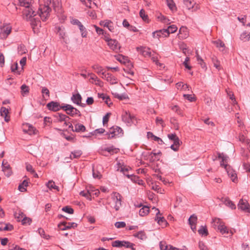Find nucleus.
<instances>
[{
	"label": "nucleus",
	"mask_w": 250,
	"mask_h": 250,
	"mask_svg": "<svg viewBox=\"0 0 250 250\" xmlns=\"http://www.w3.org/2000/svg\"><path fill=\"white\" fill-rule=\"evenodd\" d=\"M92 68L94 70H95L96 72L99 75L101 74L102 71H103L102 67L99 65L98 64H95L93 65Z\"/></svg>",
	"instance_id": "603ef678"
},
{
	"label": "nucleus",
	"mask_w": 250,
	"mask_h": 250,
	"mask_svg": "<svg viewBox=\"0 0 250 250\" xmlns=\"http://www.w3.org/2000/svg\"><path fill=\"white\" fill-rule=\"evenodd\" d=\"M155 122L157 125L160 124L162 128L165 126V124H164V121L162 118L159 117H156Z\"/></svg>",
	"instance_id": "052dcab7"
},
{
	"label": "nucleus",
	"mask_w": 250,
	"mask_h": 250,
	"mask_svg": "<svg viewBox=\"0 0 250 250\" xmlns=\"http://www.w3.org/2000/svg\"><path fill=\"white\" fill-rule=\"evenodd\" d=\"M214 226L217 228L218 230L222 234H228L229 232V229L225 226L224 223L219 218H215L213 220Z\"/></svg>",
	"instance_id": "423d86ee"
},
{
	"label": "nucleus",
	"mask_w": 250,
	"mask_h": 250,
	"mask_svg": "<svg viewBox=\"0 0 250 250\" xmlns=\"http://www.w3.org/2000/svg\"><path fill=\"white\" fill-rule=\"evenodd\" d=\"M101 24H104V26L106 27L108 30L111 32H113L114 30V26L113 25V23L111 21H101L100 22Z\"/></svg>",
	"instance_id": "bb28decb"
},
{
	"label": "nucleus",
	"mask_w": 250,
	"mask_h": 250,
	"mask_svg": "<svg viewBox=\"0 0 250 250\" xmlns=\"http://www.w3.org/2000/svg\"><path fill=\"white\" fill-rule=\"evenodd\" d=\"M125 223L124 222H117L115 224V226L117 228H123L125 227Z\"/></svg>",
	"instance_id": "69168bd1"
},
{
	"label": "nucleus",
	"mask_w": 250,
	"mask_h": 250,
	"mask_svg": "<svg viewBox=\"0 0 250 250\" xmlns=\"http://www.w3.org/2000/svg\"><path fill=\"white\" fill-rule=\"evenodd\" d=\"M133 236L143 240L146 238V233L144 231H140L134 234Z\"/></svg>",
	"instance_id": "c9c22d12"
},
{
	"label": "nucleus",
	"mask_w": 250,
	"mask_h": 250,
	"mask_svg": "<svg viewBox=\"0 0 250 250\" xmlns=\"http://www.w3.org/2000/svg\"><path fill=\"white\" fill-rule=\"evenodd\" d=\"M53 6L55 12L57 13L58 16L59 17V15L62 14V7L60 4L59 0H53Z\"/></svg>",
	"instance_id": "a211bd4d"
},
{
	"label": "nucleus",
	"mask_w": 250,
	"mask_h": 250,
	"mask_svg": "<svg viewBox=\"0 0 250 250\" xmlns=\"http://www.w3.org/2000/svg\"><path fill=\"white\" fill-rule=\"evenodd\" d=\"M116 60L119 61L121 63H125L128 61V58L121 54H118L115 56Z\"/></svg>",
	"instance_id": "72a5a7b5"
},
{
	"label": "nucleus",
	"mask_w": 250,
	"mask_h": 250,
	"mask_svg": "<svg viewBox=\"0 0 250 250\" xmlns=\"http://www.w3.org/2000/svg\"><path fill=\"white\" fill-rule=\"evenodd\" d=\"M0 115L1 116L4 117V120L6 122H8L10 121V117L8 116L9 113V110L7 108L5 107H1L0 108Z\"/></svg>",
	"instance_id": "5701e85b"
},
{
	"label": "nucleus",
	"mask_w": 250,
	"mask_h": 250,
	"mask_svg": "<svg viewBox=\"0 0 250 250\" xmlns=\"http://www.w3.org/2000/svg\"><path fill=\"white\" fill-rule=\"evenodd\" d=\"M79 28L81 32V35L82 37L84 38L86 37L87 32L85 29V28L83 26L82 24L79 25Z\"/></svg>",
	"instance_id": "de8ad7c7"
},
{
	"label": "nucleus",
	"mask_w": 250,
	"mask_h": 250,
	"mask_svg": "<svg viewBox=\"0 0 250 250\" xmlns=\"http://www.w3.org/2000/svg\"><path fill=\"white\" fill-rule=\"evenodd\" d=\"M217 154L218 158L222 159L221 161L220 162L221 166L224 167L226 169L228 175L231 178V180L233 182H236L237 181L236 174L234 172V171L229 169V166H228L227 164L229 157L226 155H225L223 153L218 152Z\"/></svg>",
	"instance_id": "f03ea898"
},
{
	"label": "nucleus",
	"mask_w": 250,
	"mask_h": 250,
	"mask_svg": "<svg viewBox=\"0 0 250 250\" xmlns=\"http://www.w3.org/2000/svg\"><path fill=\"white\" fill-rule=\"evenodd\" d=\"M13 229V226L10 224H6L3 228H0V230L10 231Z\"/></svg>",
	"instance_id": "0e129e2a"
},
{
	"label": "nucleus",
	"mask_w": 250,
	"mask_h": 250,
	"mask_svg": "<svg viewBox=\"0 0 250 250\" xmlns=\"http://www.w3.org/2000/svg\"><path fill=\"white\" fill-rule=\"evenodd\" d=\"M166 29H163L153 32L152 33L153 37L154 38L159 39L160 37H168L167 34Z\"/></svg>",
	"instance_id": "f3484780"
},
{
	"label": "nucleus",
	"mask_w": 250,
	"mask_h": 250,
	"mask_svg": "<svg viewBox=\"0 0 250 250\" xmlns=\"http://www.w3.org/2000/svg\"><path fill=\"white\" fill-rule=\"evenodd\" d=\"M105 75V79L111 84H116L117 83V78L113 76L111 74L107 73V75Z\"/></svg>",
	"instance_id": "b1692460"
},
{
	"label": "nucleus",
	"mask_w": 250,
	"mask_h": 250,
	"mask_svg": "<svg viewBox=\"0 0 250 250\" xmlns=\"http://www.w3.org/2000/svg\"><path fill=\"white\" fill-rule=\"evenodd\" d=\"M24 216V214L21 211H19V213H16L15 214V217L17 218V221L19 222H20Z\"/></svg>",
	"instance_id": "bf43d9fd"
},
{
	"label": "nucleus",
	"mask_w": 250,
	"mask_h": 250,
	"mask_svg": "<svg viewBox=\"0 0 250 250\" xmlns=\"http://www.w3.org/2000/svg\"><path fill=\"white\" fill-rule=\"evenodd\" d=\"M160 212L159 210L157 212L155 220L157 221L158 224L161 226L163 228L165 227L168 224L167 221L164 217L159 216Z\"/></svg>",
	"instance_id": "ddd939ff"
},
{
	"label": "nucleus",
	"mask_w": 250,
	"mask_h": 250,
	"mask_svg": "<svg viewBox=\"0 0 250 250\" xmlns=\"http://www.w3.org/2000/svg\"><path fill=\"white\" fill-rule=\"evenodd\" d=\"M222 201L226 205L230 207L231 209H235L236 208L235 204L229 198H225Z\"/></svg>",
	"instance_id": "c756f323"
},
{
	"label": "nucleus",
	"mask_w": 250,
	"mask_h": 250,
	"mask_svg": "<svg viewBox=\"0 0 250 250\" xmlns=\"http://www.w3.org/2000/svg\"><path fill=\"white\" fill-rule=\"evenodd\" d=\"M77 226V224L75 223H67V225L64 226V228L63 229H68L71 228H75Z\"/></svg>",
	"instance_id": "5fc2aeb1"
},
{
	"label": "nucleus",
	"mask_w": 250,
	"mask_h": 250,
	"mask_svg": "<svg viewBox=\"0 0 250 250\" xmlns=\"http://www.w3.org/2000/svg\"><path fill=\"white\" fill-rule=\"evenodd\" d=\"M2 170L6 176L9 177L11 175L12 171L9 164L7 162L4 163L3 161L2 163Z\"/></svg>",
	"instance_id": "2eb2a0df"
},
{
	"label": "nucleus",
	"mask_w": 250,
	"mask_h": 250,
	"mask_svg": "<svg viewBox=\"0 0 250 250\" xmlns=\"http://www.w3.org/2000/svg\"><path fill=\"white\" fill-rule=\"evenodd\" d=\"M56 118L57 120L60 122L66 121V120L70 119V118L66 115L59 113H57Z\"/></svg>",
	"instance_id": "cd10ccee"
},
{
	"label": "nucleus",
	"mask_w": 250,
	"mask_h": 250,
	"mask_svg": "<svg viewBox=\"0 0 250 250\" xmlns=\"http://www.w3.org/2000/svg\"><path fill=\"white\" fill-rule=\"evenodd\" d=\"M26 126L28 127V129L26 130L25 129H23L24 132L27 133L28 134H29L30 135H32V134H35L36 133H35L36 129L34 128V127L32 125L27 124L26 125Z\"/></svg>",
	"instance_id": "473e14b6"
},
{
	"label": "nucleus",
	"mask_w": 250,
	"mask_h": 250,
	"mask_svg": "<svg viewBox=\"0 0 250 250\" xmlns=\"http://www.w3.org/2000/svg\"><path fill=\"white\" fill-rule=\"evenodd\" d=\"M167 137L169 140L173 142V144L170 146L171 149L174 151H177L179 150L181 144H182V142L180 141L175 133L168 134Z\"/></svg>",
	"instance_id": "39448f33"
},
{
	"label": "nucleus",
	"mask_w": 250,
	"mask_h": 250,
	"mask_svg": "<svg viewBox=\"0 0 250 250\" xmlns=\"http://www.w3.org/2000/svg\"><path fill=\"white\" fill-rule=\"evenodd\" d=\"M185 7L192 12L197 11L200 9L199 4L197 3L194 0H182Z\"/></svg>",
	"instance_id": "20e7f679"
},
{
	"label": "nucleus",
	"mask_w": 250,
	"mask_h": 250,
	"mask_svg": "<svg viewBox=\"0 0 250 250\" xmlns=\"http://www.w3.org/2000/svg\"><path fill=\"white\" fill-rule=\"evenodd\" d=\"M88 75L91 76L89 80L90 83H94L95 84L100 86H102L103 85V83L95 74L93 73H89Z\"/></svg>",
	"instance_id": "6ab92c4d"
},
{
	"label": "nucleus",
	"mask_w": 250,
	"mask_h": 250,
	"mask_svg": "<svg viewBox=\"0 0 250 250\" xmlns=\"http://www.w3.org/2000/svg\"><path fill=\"white\" fill-rule=\"evenodd\" d=\"M167 3L168 7L171 10H176V5L173 0H167Z\"/></svg>",
	"instance_id": "4c0bfd02"
},
{
	"label": "nucleus",
	"mask_w": 250,
	"mask_h": 250,
	"mask_svg": "<svg viewBox=\"0 0 250 250\" xmlns=\"http://www.w3.org/2000/svg\"><path fill=\"white\" fill-rule=\"evenodd\" d=\"M111 115V113H107L104 117H103V125H105L107 123L108 121V120H109V116L110 115Z\"/></svg>",
	"instance_id": "338daca9"
},
{
	"label": "nucleus",
	"mask_w": 250,
	"mask_h": 250,
	"mask_svg": "<svg viewBox=\"0 0 250 250\" xmlns=\"http://www.w3.org/2000/svg\"><path fill=\"white\" fill-rule=\"evenodd\" d=\"M87 7L89 8H93V5L96 6L94 2H92V0H81Z\"/></svg>",
	"instance_id": "c03bdc74"
},
{
	"label": "nucleus",
	"mask_w": 250,
	"mask_h": 250,
	"mask_svg": "<svg viewBox=\"0 0 250 250\" xmlns=\"http://www.w3.org/2000/svg\"><path fill=\"white\" fill-rule=\"evenodd\" d=\"M122 116L123 121L129 124L132 122V120L134 118L133 116H132L126 111L124 112Z\"/></svg>",
	"instance_id": "412c9836"
},
{
	"label": "nucleus",
	"mask_w": 250,
	"mask_h": 250,
	"mask_svg": "<svg viewBox=\"0 0 250 250\" xmlns=\"http://www.w3.org/2000/svg\"><path fill=\"white\" fill-rule=\"evenodd\" d=\"M21 94L23 96H25L29 94V87L26 85V84H22L21 86Z\"/></svg>",
	"instance_id": "7c9ffc66"
},
{
	"label": "nucleus",
	"mask_w": 250,
	"mask_h": 250,
	"mask_svg": "<svg viewBox=\"0 0 250 250\" xmlns=\"http://www.w3.org/2000/svg\"><path fill=\"white\" fill-rule=\"evenodd\" d=\"M124 241L116 240L112 242V246L113 247H122Z\"/></svg>",
	"instance_id": "864d4df0"
},
{
	"label": "nucleus",
	"mask_w": 250,
	"mask_h": 250,
	"mask_svg": "<svg viewBox=\"0 0 250 250\" xmlns=\"http://www.w3.org/2000/svg\"><path fill=\"white\" fill-rule=\"evenodd\" d=\"M22 225L30 224L31 222V219L30 218L27 217L25 215L21 220Z\"/></svg>",
	"instance_id": "6e6d98bb"
},
{
	"label": "nucleus",
	"mask_w": 250,
	"mask_h": 250,
	"mask_svg": "<svg viewBox=\"0 0 250 250\" xmlns=\"http://www.w3.org/2000/svg\"><path fill=\"white\" fill-rule=\"evenodd\" d=\"M80 194L83 197H86L87 199H91L90 198V193H89L88 190L87 191H82L80 192Z\"/></svg>",
	"instance_id": "13d9d810"
},
{
	"label": "nucleus",
	"mask_w": 250,
	"mask_h": 250,
	"mask_svg": "<svg viewBox=\"0 0 250 250\" xmlns=\"http://www.w3.org/2000/svg\"><path fill=\"white\" fill-rule=\"evenodd\" d=\"M32 0H19V4L23 6L24 9L23 10V14L26 19L30 18L35 13V11L30 8Z\"/></svg>",
	"instance_id": "7ed1b4c3"
},
{
	"label": "nucleus",
	"mask_w": 250,
	"mask_h": 250,
	"mask_svg": "<svg viewBox=\"0 0 250 250\" xmlns=\"http://www.w3.org/2000/svg\"><path fill=\"white\" fill-rule=\"evenodd\" d=\"M240 39L244 42L249 41L250 39V33L246 32H243L240 36Z\"/></svg>",
	"instance_id": "37998d69"
},
{
	"label": "nucleus",
	"mask_w": 250,
	"mask_h": 250,
	"mask_svg": "<svg viewBox=\"0 0 250 250\" xmlns=\"http://www.w3.org/2000/svg\"><path fill=\"white\" fill-rule=\"evenodd\" d=\"M48 109L53 111H59L60 109H62L63 105H60L59 103L52 101L48 103L46 105Z\"/></svg>",
	"instance_id": "f8f14e48"
},
{
	"label": "nucleus",
	"mask_w": 250,
	"mask_h": 250,
	"mask_svg": "<svg viewBox=\"0 0 250 250\" xmlns=\"http://www.w3.org/2000/svg\"><path fill=\"white\" fill-rule=\"evenodd\" d=\"M36 15L35 13L32 15V16L30 18H28L26 19L27 20H29L31 21V25L33 28V30L34 32H35V29L36 27L38 26H41V21L39 19H37L36 18H33Z\"/></svg>",
	"instance_id": "4468645a"
},
{
	"label": "nucleus",
	"mask_w": 250,
	"mask_h": 250,
	"mask_svg": "<svg viewBox=\"0 0 250 250\" xmlns=\"http://www.w3.org/2000/svg\"><path fill=\"white\" fill-rule=\"evenodd\" d=\"M213 43L216 45L217 47H225L224 43L221 40H217L213 42Z\"/></svg>",
	"instance_id": "e2e57ef3"
},
{
	"label": "nucleus",
	"mask_w": 250,
	"mask_h": 250,
	"mask_svg": "<svg viewBox=\"0 0 250 250\" xmlns=\"http://www.w3.org/2000/svg\"><path fill=\"white\" fill-rule=\"evenodd\" d=\"M46 186L50 189H55L59 191V188L56 186L54 182L53 181H49L47 184Z\"/></svg>",
	"instance_id": "ea45409f"
},
{
	"label": "nucleus",
	"mask_w": 250,
	"mask_h": 250,
	"mask_svg": "<svg viewBox=\"0 0 250 250\" xmlns=\"http://www.w3.org/2000/svg\"><path fill=\"white\" fill-rule=\"evenodd\" d=\"M86 130V128L85 126L81 124H77L75 125V132H84Z\"/></svg>",
	"instance_id": "2f4dec72"
},
{
	"label": "nucleus",
	"mask_w": 250,
	"mask_h": 250,
	"mask_svg": "<svg viewBox=\"0 0 250 250\" xmlns=\"http://www.w3.org/2000/svg\"><path fill=\"white\" fill-rule=\"evenodd\" d=\"M197 218L196 216L192 215L188 219L189 224L191 226V228L192 229V226H195L197 221Z\"/></svg>",
	"instance_id": "58836bf2"
},
{
	"label": "nucleus",
	"mask_w": 250,
	"mask_h": 250,
	"mask_svg": "<svg viewBox=\"0 0 250 250\" xmlns=\"http://www.w3.org/2000/svg\"><path fill=\"white\" fill-rule=\"evenodd\" d=\"M57 30L60 38L62 39L64 42L67 43L66 33L65 32L64 28L62 27H58L57 28Z\"/></svg>",
	"instance_id": "4be33fe9"
},
{
	"label": "nucleus",
	"mask_w": 250,
	"mask_h": 250,
	"mask_svg": "<svg viewBox=\"0 0 250 250\" xmlns=\"http://www.w3.org/2000/svg\"><path fill=\"white\" fill-rule=\"evenodd\" d=\"M108 45L111 49L117 52L120 48V46L117 41L112 39L107 43Z\"/></svg>",
	"instance_id": "dca6fc26"
},
{
	"label": "nucleus",
	"mask_w": 250,
	"mask_h": 250,
	"mask_svg": "<svg viewBox=\"0 0 250 250\" xmlns=\"http://www.w3.org/2000/svg\"><path fill=\"white\" fill-rule=\"evenodd\" d=\"M140 17L142 18V19L144 21L146 22H148V17L147 15H146L145 14V11L142 9L139 13Z\"/></svg>",
	"instance_id": "a18cd8bd"
},
{
	"label": "nucleus",
	"mask_w": 250,
	"mask_h": 250,
	"mask_svg": "<svg viewBox=\"0 0 250 250\" xmlns=\"http://www.w3.org/2000/svg\"><path fill=\"white\" fill-rule=\"evenodd\" d=\"M149 212V208L148 206H144L139 210V215L141 216L147 215Z\"/></svg>",
	"instance_id": "c85d7f7f"
},
{
	"label": "nucleus",
	"mask_w": 250,
	"mask_h": 250,
	"mask_svg": "<svg viewBox=\"0 0 250 250\" xmlns=\"http://www.w3.org/2000/svg\"><path fill=\"white\" fill-rule=\"evenodd\" d=\"M198 232L200 234L204 236H207L208 235V231L206 226H201L198 230Z\"/></svg>",
	"instance_id": "a19ab883"
},
{
	"label": "nucleus",
	"mask_w": 250,
	"mask_h": 250,
	"mask_svg": "<svg viewBox=\"0 0 250 250\" xmlns=\"http://www.w3.org/2000/svg\"><path fill=\"white\" fill-rule=\"evenodd\" d=\"M187 28L186 27L182 26L179 29V38H186L188 36Z\"/></svg>",
	"instance_id": "a878e982"
},
{
	"label": "nucleus",
	"mask_w": 250,
	"mask_h": 250,
	"mask_svg": "<svg viewBox=\"0 0 250 250\" xmlns=\"http://www.w3.org/2000/svg\"><path fill=\"white\" fill-rule=\"evenodd\" d=\"M160 248L161 250H167L169 247V245H167L165 242L161 241L160 242Z\"/></svg>",
	"instance_id": "680f3d73"
},
{
	"label": "nucleus",
	"mask_w": 250,
	"mask_h": 250,
	"mask_svg": "<svg viewBox=\"0 0 250 250\" xmlns=\"http://www.w3.org/2000/svg\"><path fill=\"white\" fill-rule=\"evenodd\" d=\"M62 210L69 214H73L74 213L73 209L69 206H65L63 207Z\"/></svg>",
	"instance_id": "4d7b16f0"
},
{
	"label": "nucleus",
	"mask_w": 250,
	"mask_h": 250,
	"mask_svg": "<svg viewBox=\"0 0 250 250\" xmlns=\"http://www.w3.org/2000/svg\"><path fill=\"white\" fill-rule=\"evenodd\" d=\"M28 183L26 180H24L22 183L19 185L18 188L21 192L26 191V187L28 186Z\"/></svg>",
	"instance_id": "e433bc0d"
},
{
	"label": "nucleus",
	"mask_w": 250,
	"mask_h": 250,
	"mask_svg": "<svg viewBox=\"0 0 250 250\" xmlns=\"http://www.w3.org/2000/svg\"><path fill=\"white\" fill-rule=\"evenodd\" d=\"M137 50L140 52L143 56L145 57H150L151 52L149 51V49L146 47L140 46L137 47Z\"/></svg>",
	"instance_id": "aec40b11"
},
{
	"label": "nucleus",
	"mask_w": 250,
	"mask_h": 250,
	"mask_svg": "<svg viewBox=\"0 0 250 250\" xmlns=\"http://www.w3.org/2000/svg\"><path fill=\"white\" fill-rule=\"evenodd\" d=\"M0 38L2 40L6 39L11 33L12 27L10 24H3L0 28Z\"/></svg>",
	"instance_id": "6e6552de"
},
{
	"label": "nucleus",
	"mask_w": 250,
	"mask_h": 250,
	"mask_svg": "<svg viewBox=\"0 0 250 250\" xmlns=\"http://www.w3.org/2000/svg\"><path fill=\"white\" fill-rule=\"evenodd\" d=\"M184 97L187 99L190 102H193L195 101V98L194 97L192 96V95L189 94H184Z\"/></svg>",
	"instance_id": "774afa93"
},
{
	"label": "nucleus",
	"mask_w": 250,
	"mask_h": 250,
	"mask_svg": "<svg viewBox=\"0 0 250 250\" xmlns=\"http://www.w3.org/2000/svg\"><path fill=\"white\" fill-rule=\"evenodd\" d=\"M166 29L167 32L168 33L167 36H168L170 33H173L177 30V27L175 25H172L168 27Z\"/></svg>",
	"instance_id": "79ce46f5"
},
{
	"label": "nucleus",
	"mask_w": 250,
	"mask_h": 250,
	"mask_svg": "<svg viewBox=\"0 0 250 250\" xmlns=\"http://www.w3.org/2000/svg\"><path fill=\"white\" fill-rule=\"evenodd\" d=\"M104 150L111 153V154H113L114 153H117L119 151V149L118 148H115L113 146H111L105 148Z\"/></svg>",
	"instance_id": "f704fd0d"
},
{
	"label": "nucleus",
	"mask_w": 250,
	"mask_h": 250,
	"mask_svg": "<svg viewBox=\"0 0 250 250\" xmlns=\"http://www.w3.org/2000/svg\"><path fill=\"white\" fill-rule=\"evenodd\" d=\"M62 109L64 110L67 114L71 116H74L76 115H78L79 116H80L81 115L79 110L70 104H65L63 105Z\"/></svg>",
	"instance_id": "0eeeda50"
},
{
	"label": "nucleus",
	"mask_w": 250,
	"mask_h": 250,
	"mask_svg": "<svg viewBox=\"0 0 250 250\" xmlns=\"http://www.w3.org/2000/svg\"><path fill=\"white\" fill-rule=\"evenodd\" d=\"M135 245L130 242L125 241H124L123 247H124L126 248H130L131 250H135V248H134V246Z\"/></svg>",
	"instance_id": "09e8293b"
},
{
	"label": "nucleus",
	"mask_w": 250,
	"mask_h": 250,
	"mask_svg": "<svg viewBox=\"0 0 250 250\" xmlns=\"http://www.w3.org/2000/svg\"><path fill=\"white\" fill-rule=\"evenodd\" d=\"M123 134V130L121 127L118 126H113L110 129L108 138H112L116 136H122Z\"/></svg>",
	"instance_id": "9d476101"
},
{
	"label": "nucleus",
	"mask_w": 250,
	"mask_h": 250,
	"mask_svg": "<svg viewBox=\"0 0 250 250\" xmlns=\"http://www.w3.org/2000/svg\"><path fill=\"white\" fill-rule=\"evenodd\" d=\"M112 199L115 203L114 208L116 211L119 210L122 206V196L119 193L113 192L112 195Z\"/></svg>",
	"instance_id": "1a4fd4ad"
},
{
	"label": "nucleus",
	"mask_w": 250,
	"mask_h": 250,
	"mask_svg": "<svg viewBox=\"0 0 250 250\" xmlns=\"http://www.w3.org/2000/svg\"><path fill=\"white\" fill-rule=\"evenodd\" d=\"M18 53L20 55L25 54L26 52L25 46L23 44L20 45L18 47Z\"/></svg>",
	"instance_id": "8fccbe9b"
},
{
	"label": "nucleus",
	"mask_w": 250,
	"mask_h": 250,
	"mask_svg": "<svg viewBox=\"0 0 250 250\" xmlns=\"http://www.w3.org/2000/svg\"><path fill=\"white\" fill-rule=\"evenodd\" d=\"M71 100L75 104L78 105H81L82 101V97L79 93L73 94L71 97Z\"/></svg>",
	"instance_id": "393cba45"
},
{
	"label": "nucleus",
	"mask_w": 250,
	"mask_h": 250,
	"mask_svg": "<svg viewBox=\"0 0 250 250\" xmlns=\"http://www.w3.org/2000/svg\"><path fill=\"white\" fill-rule=\"evenodd\" d=\"M82 154V153L81 151H80V150L75 151L71 153V154L70 155V158L71 159H72L73 158H78L80 157Z\"/></svg>",
	"instance_id": "3c124183"
},
{
	"label": "nucleus",
	"mask_w": 250,
	"mask_h": 250,
	"mask_svg": "<svg viewBox=\"0 0 250 250\" xmlns=\"http://www.w3.org/2000/svg\"><path fill=\"white\" fill-rule=\"evenodd\" d=\"M238 208L246 212L250 213V206L247 200L241 199L238 204Z\"/></svg>",
	"instance_id": "9b49d317"
},
{
	"label": "nucleus",
	"mask_w": 250,
	"mask_h": 250,
	"mask_svg": "<svg viewBox=\"0 0 250 250\" xmlns=\"http://www.w3.org/2000/svg\"><path fill=\"white\" fill-rule=\"evenodd\" d=\"M44 4H40L38 13L42 21H45L50 15L51 11L49 5L51 3V0H43Z\"/></svg>",
	"instance_id": "f257e3e1"
},
{
	"label": "nucleus",
	"mask_w": 250,
	"mask_h": 250,
	"mask_svg": "<svg viewBox=\"0 0 250 250\" xmlns=\"http://www.w3.org/2000/svg\"><path fill=\"white\" fill-rule=\"evenodd\" d=\"M129 168H130L129 167H127L125 166H124V167H121L120 171H121V172H123V173L125 176L129 178L130 176H132V175L129 174L128 173V170H129Z\"/></svg>",
	"instance_id": "49530a36"
}]
</instances>
